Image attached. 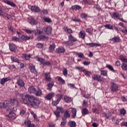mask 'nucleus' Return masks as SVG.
<instances>
[{"label": "nucleus", "mask_w": 127, "mask_h": 127, "mask_svg": "<svg viewBox=\"0 0 127 127\" xmlns=\"http://www.w3.org/2000/svg\"><path fill=\"white\" fill-rule=\"evenodd\" d=\"M21 101L25 105L31 106L32 108H38V106L40 104V101L35 97L27 94L26 95H22Z\"/></svg>", "instance_id": "f257e3e1"}, {"label": "nucleus", "mask_w": 127, "mask_h": 127, "mask_svg": "<svg viewBox=\"0 0 127 127\" xmlns=\"http://www.w3.org/2000/svg\"><path fill=\"white\" fill-rule=\"evenodd\" d=\"M0 109H5L7 112L14 111V108L10 106V103L8 101L0 102Z\"/></svg>", "instance_id": "f03ea898"}, {"label": "nucleus", "mask_w": 127, "mask_h": 127, "mask_svg": "<svg viewBox=\"0 0 127 127\" xmlns=\"http://www.w3.org/2000/svg\"><path fill=\"white\" fill-rule=\"evenodd\" d=\"M34 59L36 60V61L40 62L41 64H42L43 65H47V66H49L51 64V63H50L49 62H46L45 60L42 58H38V57H35Z\"/></svg>", "instance_id": "7ed1b4c3"}, {"label": "nucleus", "mask_w": 127, "mask_h": 127, "mask_svg": "<svg viewBox=\"0 0 127 127\" xmlns=\"http://www.w3.org/2000/svg\"><path fill=\"white\" fill-rule=\"evenodd\" d=\"M29 9H30L31 11H33V12H40V8L39 7L35 5H29L28 6Z\"/></svg>", "instance_id": "20e7f679"}, {"label": "nucleus", "mask_w": 127, "mask_h": 127, "mask_svg": "<svg viewBox=\"0 0 127 127\" xmlns=\"http://www.w3.org/2000/svg\"><path fill=\"white\" fill-rule=\"evenodd\" d=\"M63 112V108L60 107H57V110L55 112V115L57 117V120H58V118L60 117V113H62Z\"/></svg>", "instance_id": "39448f33"}, {"label": "nucleus", "mask_w": 127, "mask_h": 127, "mask_svg": "<svg viewBox=\"0 0 127 127\" xmlns=\"http://www.w3.org/2000/svg\"><path fill=\"white\" fill-rule=\"evenodd\" d=\"M10 105L13 107H15V108L17 107L18 106V101L17 100V98H14L10 99Z\"/></svg>", "instance_id": "423d86ee"}, {"label": "nucleus", "mask_w": 127, "mask_h": 127, "mask_svg": "<svg viewBox=\"0 0 127 127\" xmlns=\"http://www.w3.org/2000/svg\"><path fill=\"white\" fill-rule=\"evenodd\" d=\"M62 99V96L61 95H58L57 96V100L53 101L52 103V105L53 106H57L58 104H59V102L61 101V99Z\"/></svg>", "instance_id": "0eeeda50"}, {"label": "nucleus", "mask_w": 127, "mask_h": 127, "mask_svg": "<svg viewBox=\"0 0 127 127\" xmlns=\"http://www.w3.org/2000/svg\"><path fill=\"white\" fill-rule=\"evenodd\" d=\"M7 117L10 120H15L16 119V115L12 111H10L9 114L7 115Z\"/></svg>", "instance_id": "6e6552de"}, {"label": "nucleus", "mask_w": 127, "mask_h": 127, "mask_svg": "<svg viewBox=\"0 0 127 127\" xmlns=\"http://www.w3.org/2000/svg\"><path fill=\"white\" fill-rule=\"evenodd\" d=\"M17 84L20 88H23V87H24V85H25L24 81L20 78H18L17 79Z\"/></svg>", "instance_id": "1a4fd4ad"}, {"label": "nucleus", "mask_w": 127, "mask_h": 127, "mask_svg": "<svg viewBox=\"0 0 127 127\" xmlns=\"http://www.w3.org/2000/svg\"><path fill=\"white\" fill-rule=\"evenodd\" d=\"M111 90L112 92H117V91H119V86L115 83H112L111 86Z\"/></svg>", "instance_id": "9d476101"}, {"label": "nucleus", "mask_w": 127, "mask_h": 127, "mask_svg": "<svg viewBox=\"0 0 127 127\" xmlns=\"http://www.w3.org/2000/svg\"><path fill=\"white\" fill-rule=\"evenodd\" d=\"M78 36L79 38H81V39L85 40V38L86 37V32L84 30L81 31L79 34Z\"/></svg>", "instance_id": "9b49d317"}, {"label": "nucleus", "mask_w": 127, "mask_h": 127, "mask_svg": "<svg viewBox=\"0 0 127 127\" xmlns=\"http://www.w3.org/2000/svg\"><path fill=\"white\" fill-rule=\"evenodd\" d=\"M86 45H87L89 47H98V46H101V44L97 43H86Z\"/></svg>", "instance_id": "f8f14e48"}, {"label": "nucleus", "mask_w": 127, "mask_h": 127, "mask_svg": "<svg viewBox=\"0 0 127 127\" xmlns=\"http://www.w3.org/2000/svg\"><path fill=\"white\" fill-rule=\"evenodd\" d=\"M4 2L8 4V5H10V6H12V7H15V6H16V5H15V4L13 3V2L9 0H4Z\"/></svg>", "instance_id": "ddd939ff"}, {"label": "nucleus", "mask_w": 127, "mask_h": 127, "mask_svg": "<svg viewBox=\"0 0 127 127\" xmlns=\"http://www.w3.org/2000/svg\"><path fill=\"white\" fill-rule=\"evenodd\" d=\"M28 91L30 94H35L36 89L34 86H31L28 88Z\"/></svg>", "instance_id": "4468645a"}, {"label": "nucleus", "mask_w": 127, "mask_h": 127, "mask_svg": "<svg viewBox=\"0 0 127 127\" xmlns=\"http://www.w3.org/2000/svg\"><path fill=\"white\" fill-rule=\"evenodd\" d=\"M45 79L48 82H51V81H52V79L50 77V72H47L45 73Z\"/></svg>", "instance_id": "2eb2a0df"}, {"label": "nucleus", "mask_w": 127, "mask_h": 127, "mask_svg": "<svg viewBox=\"0 0 127 127\" xmlns=\"http://www.w3.org/2000/svg\"><path fill=\"white\" fill-rule=\"evenodd\" d=\"M28 22H29L30 24H31L32 25H34L38 23V22H37V21L34 20V19L32 18H28Z\"/></svg>", "instance_id": "dca6fc26"}, {"label": "nucleus", "mask_w": 127, "mask_h": 127, "mask_svg": "<svg viewBox=\"0 0 127 127\" xmlns=\"http://www.w3.org/2000/svg\"><path fill=\"white\" fill-rule=\"evenodd\" d=\"M71 116V115L70 114V113L69 112V111L66 110L64 113V116L63 117V120H67L68 118Z\"/></svg>", "instance_id": "f3484780"}, {"label": "nucleus", "mask_w": 127, "mask_h": 127, "mask_svg": "<svg viewBox=\"0 0 127 127\" xmlns=\"http://www.w3.org/2000/svg\"><path fill=\"white\" fill-rule=\"evenodd\" d=\"M63 45L66 47H68V46H73V42L71 41H67L63 42Z\"/></svg>", "instance_id": "a211bd4d"}, {"label": "nucleus", "mask_w": 127, "mask_h": 127, "mask_svg": "<svg viewBox=\"0 0 127 127\" xmlns=\"http://www.w3.org/2000/svg\"><path fill=\"white\" fill-rule=\"evenodd\" d=\"M9 49L10 51L14 52L16 50V46L13 44H9Z\"/></svg>", "instance_id": "6ab92c4d"}, {"label": "nucleus", "mask_w": 127, "mask_h": 127, "mask_svg": "<svg viewBox=\"0 0 127 127\" xmlns=\"http://www.w3.org/2000/svg\"><path fill=\"white\" fill-rule=\"evenodd\" d=\"M92 79L96 80V81H98L99 82H101L102 81L101 76L98 74H94L93 76H92Z\"/></svg>", "instance_id": "aec40b11"}, {"label": "nucleus", "mask_w": 127, "mask_h": 127, "mask_svg": "<svg viewBox=\"0 0 127 127\" xmlns=\"http://www.w3.org/2000/svg\"><path fill=\"white\" fill-rule=\"evenodd\" d=\"M25 126L27 127H35V125L34 124H31L30 123V121L27 120L24 123Z\"/></svg>", "instance_id": "412c9836"}, {"label": "nucleus", "mask_w": 127, "mask_h": 127, "mask_svg": "<svg viewBox=\"0 0 127 127\" xmlns=\"http://www.w3.org/2000/svg\"><path fill=\"white\" fill-rule=\"evenodd\" d=\"M45 31L47 34H51L52 32V28L50 26L47 27V28L45 29Z\"/></svg>", "instance_id": "4be33fe9"}, {"label": "nucleus", "mask_w": 127, "mask_h": 127, "mask_svg": "<svg viewBox=\"0 0 127 127\" xmlns=\"http://www.w3.org/2000/svg\"><path fill=\"white\" fill-rule=\"evenodd\" d=\"M10 80V78L9 77L3 78L0 80V84L1 85H4V83L9 81Z\"/></svg>", "instance_id": "5701e85b"}, {"label": "nucleus", "mask_w": 127, "mask_h": 127, "mask_svg": "<svg viewBox=\"0 0 127 127\" xmlns=\"http://www.w3.org/2000/svg\"><path fill=\"white\" fill-rule=\"evenodd\" d=\"M119 59L122 61V62H124V63H127V59L126 56H124L123 55H121L119 57Z\"/></svg>", "instance_id": "b1692460"}, {"label": "nucleus", "mask_w": 127, "mask_h": 127, "mask_svg": "<svg viewBox=\"0 0 127 127\" xmlns=\"http://www.w3.org/2000/svg\"><path fill=\"white\" fill-rule=\"evenodd\" d=\"M29 69L32 72V73H34V74H36V75L37 74V72L36 71V70L35 69V66L34 65H30Z\"/></svg>", "instance_id": "393cba45"}, {"label": "nucleus", "mask_w": 127, "mask_h": 127, "mask_svg": "<svg viewBox=\"0 0 127 127\" xmlns=\"http://www.w3.org/2000/svg\"><path fill=\"white\" fill-rule=\"evenodd\" d=\"M68 39L69 41H71V42H76V41H77V38L72 36V35H69L68 36Z\"/></svg>", "instance_id": "a878e982"}, {"label": "nucleus", "mask_w": 127, "mask_h": 127, "mask_svg": "<svg viewBox=\"0 0 127 127\" xmlns=\"http://www.w3.org/2000/svg\"><path fill=\"white\" fill-rule=\"evenodd\" d=\"M54 93H50L46 96V99H47V100H51V99L54 97Z\"/></svg>", "instance_id": "bb28decb"}, {"label": "nucleus", "mask_w": 127, "mask_h": 127, "mask_svg": "<svg viewBox=\"0 0 127 127\" xmlns=\"http://www.w3.org/2000/svg\"><path fill=\"white\" fill-rule=\"evenodd\" d=\"M119 17H120V14L118 12H113L112 15V18H117L118 19H119Z\"/></svg>", "instance_id": "cd10ccee"}, {"label": "nucleus", "mask_w": 127, "mask_h": 127, "mask_svg": "<svg viewBox=\"0 0 127 127\" xmlns=\"http://www.w3.org/2000/svg\"><path fill=\"white\" fill-rule=\"evenodd\" d=\"M81 6L79 5H74L71 7V9L72 10H77L79 9H81Z\"/></svg>", "instance_id": "c85d7f7f"}, {"label": "nucleus", "mask_w": 127, "mask_h": 127, "mask_svg": "<svg viewBox=\"0 0 127 127\" xmlns=\"http://www.w3.org/2000/svg\"><path fill=\"white\" fill-rule=\"evenodd\" d=\"M57 52L58 53H64L65 52V48L64 47L58 48L57 49Z\"/></svg>", "instance_id": "c756f323"}, {"label": "nucleus", "mask_w": 127, "mask_h": 127, "mask_svg": "<svg viewBox=\"0 0 127 127\" xmlns=\"http://www.w3.org/2000/svg\"><path fill=\"white\" fill-rule=\"evenodd\" d=\"M53 86H54V81L52 80L51 81V82L48 84V90H51Z\"/></svg>", "instance_id": "7c9ffc66"}, {"label": "nucleus", "mask_w": 127, "mask_h": 127, "mask_svg": "<svg viewBox=\"0 0 127 127\" xmlns=\"http://www.w3.org/2000/svg\"><path fill=\"white\" fill-rule=\"evenodd\" d=\"M64 102H65V103H70V102L72 101V98L68 96H64Z\"/></svg>", "instance_id": "2f4dec72"}, {"label": "nucleus", "mask_w": 127, "mask_h": 127, "mask_svg": "<svg viewBox=\"0 0 127 127\" xmlns=\"http://www.w3.org/2000/svg\"><path fill=\"white\" fill-rule=\"evenodd\" d=\"M82 114L83 116H85V115H88L89 114V111L86 108H83L81 110Z\"/></svg>", "instance_id": "473e14b6"}, {"label": "nucleus", "mask_w": 127, "mask_h": 127, "mask_svg": "<svg viewBox=\"0 0 127 127\" xmlns=\"http://www.w3.org/2000/svg\"><path fill=\"white\" fill-rule=\"evenodd\" d=\"M71 113H72V118H75L76 117V114H77V110L75 108L71 109Z\"/></svg>", "instance_id": "72a5a7b5"}, {"label": "nucleus", "mask_w": 127, "mask_h": 127, "mask_svg": "<svg viewBox=\"0 0 127 127\" xmlns=\"http://www.w3.org/2000/svg\"><path fill=\"white\" fill-rule=\"evenodd\" d=\"M34 94L36 96L40 97V96L42 95V91H41V89H38V90H36L35 93Z\"/></svg>", "instance_id": "f704fd0d"}, {"label": "nucleus", "mask_w": 127, "mask_h": 127, "mask_svg": "<svg viewBox=\"0 0 127 127\" xmlns=\"http://www.w3.org/2000/svg\"><path fill=\"white\" fill-rule=\"evenodd\" d=\"M111 40L113 42H120V41H121V39L119 37H115L114 38H113Z\"/></svg>", "instance_id": "c9c22d12"}, {"label": "nucleus", "mask_w": 127, "mask_h": 127, "mask_svg": "<svg viewBox=\"0 0 127 127\" xmlns=\"http://www.w3.org/2000/svg\"><path fill=\"white\" fill-rule=\"evenodd\" d=\"M76 55H77L79 58H82V59H86L85 56H84V54L82 53H76Z\"/></svg>", "instance_id": "e433bc0d"}, {"label": "nucleus", "mask_w": 127, "mask_h": 127, "mask_svg": "<svg viewBox=\"0 0 127 127\" xmlns=\"http://www.w3.org/2000/svg\"><path fill=\"white\" fill-rule=\"evenodd\" d=\"M30 38V37L25 35H21V39L22 40L26 41V40H29V39Z\"/></svg>", "instance_id": "4c0bfd02"}, {"label": "nucleus", "mask_w": 127, "mask_h": 127, "mask_svg": "<svg viewBox=\"0 0 127 127\" xmlns=\"http://www.w3.org/2000/svg\"><path fill=\"white\" fill-rule=\"evenodd\" d=\"M11 61H13V62H16L17 63H19V60H18V59L16 58V57L14 56L11 57Z\"/></svg>", "instance_id": "58836bf2"}, {"label": "nucleus", "mask_w": 127, "mask_h": 127, "mask_svg": "<svg viewBox=\"0 0 127 127\" xmlns=\"http://www.w3.org/2000/svg\"><path fill=\"white\" fill-rule=\"evenodd\" d=\"M80 17L82 18V19H85L87 20V18H88V15L87 14L82 13L80 14Z\"/></svg>", "instance_id": "ea45409f"}, {"label": "nucleus", "mask_w": 127, "mask_h": 127, "mask_svg": "<svg viewBox=\"0 0 127 127\" xmlns=\"http://www.w3.org/2000/svg\"><path fill=\"white\" fill-rule=\"evenodd\" d=\"M68 125L70 127H76V123L74 121H69Z\"/></svg>", "instance_id": "a19ab883"}, {"label": "nucleus", "mask_w": 127, "mask_h": 127, "mask_svg": "<svg viewBox=\"0 0 127 127\" xmlns=\"http://www.w3.org/2000/svg\"><path fill=\"white\" fill-rule=\"evenodd\" d=\"M58 81L61 85H64L65 84V80L60 77H59Z\"/></svg>", "instance_id": "79ce46f5"}, {"label": "nucleus", "mask_w": 127, "mask_h": 127, "mask_svg": "<svg viewBox=\"0 0 127 127\" xmlns=\"http://www.w3.org/2000/svg\"><path fill=\"white\" fill-rule=\"evenodd\" d=\"M121 68L122 70H124V71H127V64L125 63H123L121 65Z\"/></svg>", "instance_id": "37998d69"}, {"label": "nucleus", "mask_w": 127, "mask_h": 127, "mask_svg": "<svg viewBox=\"0 0 127 127\" xmlns=\"http://www.w3.org/2000/svg\"><path fill=\"white\" fill-rule=\"evenodd\" d=\"M55 47H56L55 45L54 44L51 45L49 47V50L50 52H52V51H54V49H55Z\"/></svg>", "instance_id": "c03bdc74"}, {"label": "nucleus", "mask_w": 127, "mask_h": 127, "mask_svg": "<svg viewBox=\"0 0 127 127\" xmlns=\"http://www.w3.org/2000/svg\"><path fill=\"white\" fill-rule=\"evenodd\" d=\"M75 69L77 70H78V71H80V72H85V69L83 67L81 66H76Z\"/></svg>", "instance_id": "a18cd8bd"}, {"label": "nucleus", "mask_w": 127, "mask_h": 127, "mask_svg": "<svg viewBox=\"0 0 127 127\" xmlns=\"http://www.w3.org/2000/svg\"><path fill=\"white\" fill-rule=\"evenodd\" d=\"M43 32L41 31L40 30H35L34 34L35 35H38L39 34H42Z\"/></svg>", "instance_id": "49530a36"}, {"label": "nucleus", "mask_w": 127, "mask_h": 127, "mask_svg": "<svg viewBox=\"0 0 127 127\" xmlns=\"http://www.w3.org/2000/svg\"><path fill=\"white\" fill-rule=\"evenodd\" d=\"M24 31L26 32V33H27V34H31V33H32V32H34V30H30L28 29H24Z\"/></svg>", "instance_id": "de8ad7c7"}, {"label": "nucleus", "mask_w": 127, "mask_h": 127, "mask_svg": "<svg viewBox=\"0 0 127 127\" xmlns=\"http://www.w3.org/2000/svg\"><path fill=\"white\" fill-rule=\"evenodd\" d=\"M106 67L108 68L110 70V71H112V72H115V69H114V67L113 66L108 64L106 65Z\"/></svg>", "instance_id": "09e8293b"}, {"label": "nucleus", "mask_w": 127, "mask_h": 127, "mask_svg": "<svg viewBox=\"0 0 127 127\" xmlns=\"http://www.w3.org/2000/svg\"><path fill=\"white\" fill-rule=\"evenodd\" d=\"M83 73H84L85 76H87L88 77H90V76H91V74H92L91 73V71L86 70V69L85 70L84 72H83Z\"/></svg>", "instance_id": "8fccbe9b"}, {"label": "nucleus", "mask_w": 127, "mask_h": 127, "mask_svg": "<svg viewBox=\"0 0 127 127\" xmlns=\"http://www.w3.org/2000/svg\"><path fill=\"white\" fill-rule=\"evenodd\" d=\"M105 27H106L108 29H114V26L111 25V24L105 25Z\"/></svg>", "instance_id": "3c124183"}, {"label": "nucleus", "mask_w": 127, "mask_h": 127, "mask_svg": "<svg viewBox=\"0 0 127 127\" xmlns=\"http://www.w3.org/2000/svg\"><path fill=\"white\" fill-rule=\"evenodd\" d=\"M120 113L121 115H123V116H125L126 114H127V111L125 109V108H123L122 109L120 110Z\"/></svg>", "instance_id": "603ef678"}, {"label": "nucleus", "mask_w": 127, "mask_h": 127, "mask_svg": "<svg viewBox=\"0 0 127 127\" xmlns=\"http://www.w3.org/2000/svg\"><path fill=\"white\" fill-rule=\"evenodd\" d=\"M44 21L46 22H48L49 23H50L52 21L51 20V19L49 17H46L44 19Z\"/></svg>", "instance_id": "864d4df0"}, {"label": "nucleus", "mask_w": 127, "mask_h": 127, "mask_svg": "<svg viewBox=\"0 0 127 127\" xmlns=\"http://www.w3.org/2000/svg\"><path fill=\"white\" fill-rule=\"evenodd\" d=\"M38 40H42V39H46V37L45 35L40 36L37 37Z\"/></svg>", "instance_id": "5fc2aeb1"}, {"label": "nucleus", "mask_w": 127, "mask_h": 127, "mask_svg": "<svg viewBox=\"0 0 127 127\" xmlns=\"http://www.w3.org/2000/svg\"><path fill=\"white\" fill-rule=\"evenodd\" d=\"M11 40H12V41H16V42L19 41V38H18L17 37L14 36V37H12Z\"/></svg>", "instance_id": "6e6d98bb"}, {"label": "nucleus", "mask_w": 127, "mask_h": 127, "mask_svg": "<svg viewBox=\"0 0 127 127\" xmlns=\"http://www.w3.org/2000/svg\"><path fill=\"white\" fill-rule=\"evenodd\" d=\"M105 116L106 119H109V118H110V117L112 116V114L111 113V112H108L107 113H105Z\"/></svg>", "instance_id": "4d7b16f0"}, {"label": "nucleus", "mask_w": 127, "mask_h": 127, "mask_svg": "<svg viewBox=\"0 0 127 127\" xmlns=\"http://www.w3.org/2000/svg\"><path fill=\"white\" fill-rule=\"evenodd\" d=\"M30 55H24L23 58H25V60H28L29 59H30Z\"/></svg>", "instance_id": "13d9d810"}, {"label": "nucleus", "mask_w": 127, "mask_h": 127, "mask_svg": "<svg viewBox=\"0 0 127 127\" xmlns=\"http://www.w3.org/2000/svg\"><path fill=\"white\" fill-rule=\"evenodd\" d=\"M63 74L64 76H67V75H68V70H67V68L64 69Z\"/></svg>", "instance_id": "bf43d9fd"}, {"label": "nucleus", "mask_w": 127, "mask_h": 127, "mask_svg": "<svg viewBox=\"0 0 127 127\" xmlns=\"http://www.w3.org/2000/svg\"><path fill=\"white\" fill-rule=\"evenodd\" d=\"M107 73V70H101V75H103V76H107L108 75Z\"/></svg>", "instance_id": "052dcab7"}, {"label": "nucleus", "mask_w": 127, "mask_h": 127, "mask_svg": "<svg viewBox=\"0 0 127 127\" xmlns=\"http://www.w3.org/2000/svg\"><path fill=\"white\" fill-rule=\"evenodd\" d=\"M121 127H127V122H123L121 123Z\"/></svg>", "instance_id": "680f3d73"}, {"label": "nucleus", "mask_w": 127, "mask_h": 127, "mask_svg": "<svg viewBox=\"0 0 127 127\" xmlns=\"http://www.w3.org/2000/svg\"><path fill=\"white\" fill-rule=\"evenodd\" d=\"M37 47L38 48H42V47H43V44L38 43L37 44Z\"/></svg>", "instance_id": "e2e57ef3"}, {"label": "nucleus", "mask_w": 127, "mask_h": 127, "mask_svg": "<svg viewBox=\"0 0 127 127\" xmlns=\"http://www.w3.org/2000/svg\"><path fill=\"white\" fill-rule=\"evenodd\" d=\"M20 116H21L22 117V116H24V115H25V111L24 110H21L20 112Z\"/></svg>", "instance_id": "0e129e2a"}, {"label": "nucleus", "mask_w": 127, "mask_h": 127, "mask_svg": "<svg viewBox=\"0 0 127 127\" xmlns=\"http://www.w3.org/2000/svg\"><path fill=\"white\" fill-rule=\"evenodd\" d=\"M83 64L85 65V66H87L88 65H90V64H91V62H86V61H85L83 63Z\"/></svg>", "instance_id": "69168bd1"}, {"label": "nucleus", "mask_w": 127, "mask_h": 127, "mask_svg": "<svg viewBox=\"0 0 127 127\" xmlns=\"http://www.w3.org/2000/svg\"><path fill=\"white\" fill-rule=\"evenodd\" d=\"M48 124L49 127H55V125L51 122L48 123Z\"/></svg>", "instance_id": "338daca9"}, {"label": "nucleus", "mask_w": 127, "mask_h": 127, "mask_svg": "<svg viewBox=\"0 0 127 127\" xmlns=\"http://www.w3.org/2000/svg\"><path fill=\"white\" fill-rule=\"evenodd\" d=\"M122 32H123L125 34L127 33V28H124V29L121 30Z\"/></svg>", "instance_id": "774afa93"}]
</instances>
